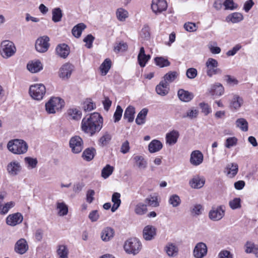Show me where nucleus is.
I'll return each mask as SVG.
<instances>
[{
    "label": "nucleus",
    "mask_w": 258,
    "mask_h": 258,
    "mask_svg": "<svg viewBox=\"0 0 258 258\" xmlns=\"http://www.w3.org/2000/svg\"><path fill=\"white\" fill-rule=\"evenodd\" d=\"M207 253V245L202 242L197 243L193 250V255L195 258H204Z\"/></svg>",
    "instance_id": "obj_10"
},
{
    "label": "nucleus",
    "mask_w": 258,
    "mask_h": 258,
    "mask_svg": "<svg viewBox=\"0 0 258 258\" xmlns=\"http://www.w3.org/2000/svg\"><path fill=\"white\" fill-rule=\"evenodd\" d=\"M204 156L199 150H195L190 154V163L194 166L200 165L203 161Z\"/></svg>",
    "instance_id": "obj_14"
},
{
    "label": "nucleus",
    "mask_w": 258,
    "mask_h": 258,
    "mask_svg": "<svg viewBox=\"0 0 258 258\" xmlns=\"http://www.w3.org/2000/svg\"><path fill=\"white\" fill-rule=\"evenodd\" d=\"M123 110L119 105H117L116 110L113 114L114 122H117L120 120L122 115Z\"/></svg>",
    "instance_id": "obj_56"
},
{
    "label": "nucleus",
    "mask_w": 258,
    "mask_h": 258,
    "mask_svg": "<svg viewBox=\"0 0 258 258\" xmlns=\"http://www.w3.org/2000/svg\"><path fill=\"white\" fill-rule=\"evenodd\" d=\"M207 68H217L218 66L217 60L213 58H209L206 62Z\"/></svg>",
    "instance_id": "obj_63"
},
{
    "label": "nucleus",
    "mask_w": 258,
    "mask_h": 258,
    "mask_svg": "<svg viewBox=\"0 0 258 258\" xmlns=\"http://www.w3.org/2000/svg\"><path fill=\"white\" fill-rule=\"evenodd\" d=\"M243 19V15L237 12L233 13L229 15L227 18V21H231L233 23H237L241 21Z\"/></svg>",
    "instance_id": "obj_34"
},
{
    "label": "nucleus",
    "mask_w": 258,
    "mask_h": 258,
    "mask_svg": "<svg viewBox=\"0 0 258 258\" xmlns=\"http://www.w3.org/2000/svg\"><path fill=\"white\" fill-rule=\"evenodd\" d=\"M226 170H227V175H229L230 177H233L238 172V164L235 163H232L228 164L226 167Z\"/></svg>",
    "instance_id": "obj_37"
},
{
    "label": "nucleus",
    "mask_w": 258,
    "mask_h": 258,
    "mask_svg": "<svg viewBox=\"0 0 258 258\" xmlns=\"http://www.w3.org/2000/svg\"><path fill=\"white\" fill-rule=\"evenodd\" d=\"M112 137L108 132H105L103 136L98 140V145L103 147L109 144L111 141Z\"/></svg>",
    "instance_id": "obj_39"
},
{
    "label": "nucleus",
    "mask_w": 258,
    "mask_h": 258,
    "mask_svg": "<svg viewBox=\"0 0 258 258\" xmlns=\"http://www.w3.org/2000/svg\"><path fill=\"white\" fill-rule=\"evenodd\" d=\"M49 38L43 36L38 38L35 42V48L39 52L43 53L47 51L49 47Z\"/></svg>",
    "instance_id": "obj_9"
},
{
    "label": "nucleus",
    "mask_w": 258,
    "mask_h": 258,
    "mask_svg": "<svg viewBox=\"0 0 258 258\" xmlns=\"http://www.w3.org/2000/svg\"><path fill=\"white\" fill-rule=\"evenodd\" d=\"M199 113V111L195 109L194 107L188 109L186 113L182 115V118H189L190 119L196 118L197 117Z\"/></svg>",
    "instance_id": "obj_51"
},
{
    "label": "nucleus",
    "mask_w": 258,
    "mask_h": 258,
    "mask_svg": "<svg viewBox=\"0 0 258 258\" xmlns=\"http://www.w3.org/2000/svg\"><path fill=\"white\" fill-rule=\"evenodd\" d=\"M21 169V167L19 162L13 161L10 163L7 166V170L11 175H16Z\"/></svg>",
    "instance_id": "obj_24"
},
{
    "label": "nucleus",
    "mask_w": 258,
    "mask_h": 258,
    "mask_svg": "<svg viewBox=\"0 0 258 258\" xmlns=\"http://www.w3.org/2000/svg\"><path fill=\"white\" fill-rule=\"evenodd\" d=\"M114 168L109 164L106 165L101 171V176L104 179L108 178L113 172Z\"/></svg>",
    "instance_id": "obj_49"
},
{
    "label": "nucleus",
    "mask_w": 258,
    "mask_h": 258,
    "mask_svg": "<svg viewBox=\"0 0 258 258\" xmlns=\"http://www.w3.org/2000/svg\"><path fill=\"white\" fill-rule=\"evenodd\" d=\"M165 250L167 255L170 257H175L177 255L178 248L176 244L172 243H168L165 247Z\"/></svg>",
    "instance_id": "obj_23"
},
{
    "label": "nucleus",
    "mask_w": 258,
    "mask_h": 258,
    "mask_svg": "<svg viewBox=\"0 0 258 258\" xmlns=\"http://www.w3.org/2000/svg\"><path fill=\"white\" fill-rule=\"evenodd\" d=\"M178 73L176 71H170L166 73L163 77L164 82H166L169 84L172 83L177 78Z\"/></svg>",
    "instance_id": "obj_38"
},
{
    "label": "nucleus",
    "mask_w": 258,
    "mask_h": 258,
    "mask_svg": "<svg viewBox=\"0 0 258 258\" xmlns=\"http://www.w3.org/2000/svg\"><path fill=\"white\" fill-rule=\"evenodd\" d=\"M74 66L69 63H66L64 64L59 70V77L62 79H68L70 77Z\"/></svg>",
    "instance_id": "obj_17"
},
{
    "label": "nucleus",
    "mask_w": 258,
    "mask_h": 258,
    "mask_svg": "<svg viewBox=\"0 0 258 258\" xmlns=\"http://www.w3.org/2000/svg\"><path fill=\"white\" fill-rule=\"evenodd\" d=\"M177 95L181 101L185 102H189L194 97L192 93L182 89H180L178 91Z\"/></svg>",
    "instance_id": "obj_20"
},
{
    "label": "nucleus",
    "mask_w": 258,
    "mask_h": 258,
    "mask_svg": "<svg viewBox=\"0 0 258 258\" xmlns=\"http://www.w3.org/2000/svg\"><path fill=\"white\" fill-rule=\"evenodd\" d=\"M63 100L59 97H51L45 104L46 111L48 113H55L64 106Z\"/></svg>",
    "instance_id": "obj_4"
},
{
    "label": "nucleus",
    "mask_w": 258,
    "mask_h": 258,
    "mask_svg": "<svg viewBox=\"0 0 258 258\" xmlns=\"http://www.w3.org/2000/svg\"><path fill=\"white\" fill-rule=\"evenodd\" d=\"M148 112V109L146 108L142 109L138 113L136 119V123L138 125H141L145 123L146 118Z\"/></svg>",
    "instance_id": "obj_30"
},
{
    "label": "nucleus",
    "mask_w": 258,
    "mask_h": 258,
    "mask_svg": "<svg viewBox=\"0 0 258 258\" xmlns=\"http://www.w3.org/2000/svg\"><path fill=\"white\" fill-rule=\"evenodd\" d=\"M142 248V244L136 238H132L127 240L124 244V250L129 254L136 255Z\"/></svg>",
    "instance_id": "obj_3"
},
{
    "label": "nucleus",
    "mask_w": 258,
    "mask_h": 258,
    "mask_svg": "<svg viewBox=\"0 0 258 258\" xmlns=\"http://www.w3.org/2000/svg\"><path fill=\"white\" fill-rule=\"evenodd\" d=\"M23 220V217L20 213L9 215L6 218V223L10 226H15L20 224Z\"/></svg>",
    "instance_id": "obj_12"
},
{
    "label": "nucleus",
    "mask_w": 258,
    "mask_h": 258,
    "mask_svg": "<svg viewBox=\"0 0 258 258\" xmlns=\"http://www.w3.org/2000/svg\"><path fill=\"white\" fill-rule=\"evenodd\" d=\"M225 212V207L223 205L212 207L209 213V217L213 221H218L224 216Z\"/></svg>",
    "instance_id": "obj_7"
},
{
    "label": "nucleus",
    "mask_w": 258,
    "mask_h": 258,
    "mask_svg": "<svg viewBox=\"0 0 258 258\" xmlns=\"http://www.w3.org/2000/svg\"><path fill=\"white\" fill-rule=\"evenodd\" d=\"M199 106L202 109V112L204 113L205 115H207L212 112L211 108L207 103H200Z\"/></svg>",
    "instance_id": "obj_60"
},
{
    "label": "nucleus",
    "mask_w": 258,
    "mask_h": 258,
    "mask_svg": "<svg viewBox=\"0 0 258 258\" xmlns=\"http://www.w3.org/2000/svg\"><path fill=\"white\" fill-rule=\"evenodd\" d=\"M56 54L60 57L65 58L70 53V48L64 43L58 45L55 49Z\"/></svg>",
    "instance_id": "obj_19"
},
{
    "label": "nucleus",
    "mask_w": 258,
    "mask_h": 258,
    "mask_svg": "<svg viewBox=\"0 0 258 258\" xmlns=\"http://www.w3.org/2000/svg\"><path fill=\"white\" fill-rule=\"evenodd\" d=\"M27 69L32 73H37L43 69V64L39 60H32L27 63Z\"/></svg>",
    "instance_id": "obj_16"
},
{
    "label": "nucleus",
    "mask_w": 258,
    "mask_h": 258,
    "mask_svg": "<svg viewBox=\"0 0 258 258\" xmlns=\"http://www.w3.org/2000/svg\"><path fill=\"white\" fill-rule=\"evenodd\" d=\"M135 108L131 105L128 106L125 110L123 118L127 119L128 122H132L134 121Z\"/></svg>",
    "instance_id": "obj_27"
},
{
    "label": "nucleus",
    "mask_w": 258,
    "mask_h": 258,
    "mask_svg": "<svg viewBox=\"0 0 258 258\" xmlns=\"http://www.w3.org/2000/svg\"><path fill=\"white\" fill-rule=\"evenodd\" d=\"M145 202L147 205L153 207H156L159 205L157 197L155 196L148 197L145 200Z\"/></svg>",
    "instance_id": "obj_46"
},
{
    "label": "nucleus",
    "mask_w": 258,
    "mask_h": 258,
    "mask_svg": "<svg viewBox=\"0 0 258 258\" xmlns=\"http://www.w3.org/2000/svg\"><path fill=\"white\" fill-rule=\"evenodd\" d=\"M218 258H233V255L227 250H223L218 254Z\"/></svg>",
    "instance_id": "obj_64"
},
{
    "label": "nucleus",
    "mask_w": 258,
    "mask_h": 258,
    "mask_svg": "<svg viewBox=\"0 0 258 258\" xmlns=\"http://www.w3.org/2000/svg\"><path fill=\"white\" fill-rule=\"evenodd\" d=\"M136 165L140 169H145L147 165V161L142 156H136L134 158Z\"/></svg>",
    "instance_id": "obj_45"
},
{
    "label": "nucleus",
    "mask_w": 258,
    "mask_h": 258,
    "mask_svg": "<svg viewBox=\"0 0 258 258\" xmlns=\"http://www.w3.org/2000/svg\"><path fill=\"white\" fill-rule=\"evenodd\" d=\"M57 253L59 258H68V250L66 245H60L58 246Z\"/></svg>",
    "instance_id": "obj_48"
},
{
    "label": "nucleus",
    "mask_w": 258,
    "mask_h": 258,
    "mask_svg": "<svg viewBox=\"0 0 258 258\" xmlns=\"http://www.w3.org/2000/svg\"><path fill=\"white\" fill-rule=\"evenodd\" d=\"M8 150L15 154H22L28 150V145L25 141L21 139H14L9 141L7 144Z\"/></svg>",
    "instance_id": "obj_2"
},
{
    "label": "nucleus",
    "mask_w": 258,
    "mask_h": 258,
    "mask_svg": "<svg viewBox=\"0 0 258 258\" xmlns=\"http://www.w3.org/2000/svg\"><path fill=\"white\" fill-rule=\"evenodd\" d=\"M111 60L108 58L105 59L100 67V70L102 75L105 76L107 74L111 68Z\"/></svg>",
    "instance_id": "obj_40"
},
{
    "label": "nucleus",
    "mask_w": 258,
    "mask_h": 258,
    "mask_svg": "<svg viewBox=\"0 0 258 258\" xmlns=\"http://www.w3.org/2000/svg\"><path fill=\"white\" fill-rule=\"evenodd\" d=\"M169 203L174 208L178 207L181 203V200L177 195L171 196L169 199Z\"/></svg>",
    "instance_id": "obj_50"
},
{
    "label": "nucleus",
    "mask_w": 258,
    "mask_h": 258,
    "mask_svg": "<svg viewBox=\"0 0 258 258\" xmlns=\"http://www.w3.org/2000/svg\"><path fill=\"white\" fill-rule=\"evenodd\" d=\"M229 205L232 210L241 208V200L239 198H236L229 201Z\"/></svg>",
    "instance_id": "obj_54"
},
{
    "label": "nucleus",
    "mask_w": 258,
    "mask_h": 258,
    "mask_svg": "<svg viewBox=\"0 0 258 258\" xmlns=\"http://www.w3.org/2000/svg\"><path fill=\"white\" fill-rule=\"evenodd\" d=\"M147 212V205L143 203H139L135 208V212L137 215H143Z\"/></svg>",
    "instance_id": "obj_43"
},
{
    "label": "nucleus",
    "mask_w": 258,
    "mask_h": 258,
    "mask_svg": "<svg viewBox=\"0 0 258 258\" xmlns=\"http://www.w3.org/2000/svg\"><path fill=\"white\" fill-rule=\"evenodd\" d=\"M189 184L191 187L194 188H200L205 184V180L200 177H195L190 181Z\"/></svg>",
    "instance_id": "obj_32"
},
{
    "label": "nucleus",
    "mask_w": 258,
    "mask_h": 258,
    "mask_svg": "<svg viewBox=\"0 0 258 258\" xmlns=\"http://www.w3.org/2000/svg\"><path fill=\"white\" fill-rule=\"evenodd\" d=\"M69 145L73 153L78 154L82 151L83 148V140L78 136L73 137L70 140Z\"/></svg>",
    "instance_id": "obj_8"
},
{
    "label": "nucleus",
    "mask_w": 258,
    "mask_h": 258,
    "mask_svg": "<svg viewBox=\"0 0 258 258\" xmlns=\"http://www.w3.org/2000/svg\"><path fill=\"white\" fill-rule=\"evenodd\" d=\"M116 17L120 21H124L128 17V12L123 8H118L116 12Z\"/></svg>",
    "instance_id": "obj_47"
},
{
    "label": "nucleus",
    "mask_w": 258,
    "mask_h": 258,
    "mask_svg": "<svg viewBox=\"0 0 258 258\" xmlns=\"http://www.w3.org/2000/svg\"><path fill=\"white\" fill-rule=\"evenodd\" d=\"M95 39L94 37L91 34H88L84 39V42L86 43L85 46L88 48H91L92 47V43Z\"/></svg>",
    "instance_id": "obj_61"
},
{
    "label": "nucleus",
    "mask_w": 258,
    "mask_h": 258,
    "mask_svg": "<svg viewBox=\"0 0 258 258\" xmlns=\"http://www.w3.org/2000/svg\"><path fill=\"white\" fill-rule=\"evenodd\" d=\"M15 205V203L14 202H10L5 204L0 210V214H7L10 209L13 208Z\"/></svg>",
    "instance_id": "obj_55"
},
{
    "label": "nucleus",
    "mask_w": 258,
    "mask_h": 258,
    "mask_svg": "<svg viewBox=\"0 0 258 258\" xmlns=\"http://www.w3.org/2000/svg\"><path fill=\"white\" fill-rule=\"evenodd\" d=\"M223 6L226 10H233L236 9L238 6L235 4L233 0H225L223 3Z\"/></svg>",
    "instance_id": "obj_57"
},
{
    "label": "nucleus",
    "mask_w": 258,
    "mask_h": 258,
    "mask_svg": "<svg viewBox=\"0 0 258 258\" xmlns=\"http://www.w3.org/2000/svg\"><path fill=\"white\" fill-rule=\"evenodd\" d=\"M86 26L84 23H79L75 26L72 29V32L73 35L76 38H79Z\"/></svg>",
    "instance_id": "obj_35"
},
{
    "label": "nucleus",
    "mask_w": 258,
    "mask_h": 258,
    "mask_svg": "<svg viewBox=\"0 0 258 258\" xmlns=\"http://www.w3.org/2000/svg\"><path fill=\"white\" fill-rule=\"evenodd\" d=\"M156 234V229L152 225L145 226L143 230V236L146 240H151Z\"/></svg>",
    "instance_id": "obj_15"
},
{
    "label": "nucleus",
    "mask_w": 258,
    "mask_h": 258,
    "mask_svg": "<svg viewBox=\"0 0 258 258\" xmlns=\"http://www.w3.org/2000/svg\"><path fill=\"white\" fill-rule=\"evenodd\" d=\"M167 8V4L165 0H152L151 8L156 14L165 11Z\"/></svg>",
    "instance_id": "obj_11"
},
{
    "label": "nucleus",
    "mask_w": 258,
    "mask_h": 258,
    "mask_svg": "<svg viewBox=\"0 0 258 258\" xmlns=\"http://www.w3.org/2000/svg\"><path fill=\"white\" fill-rule=\"evenodd\" d=\"M114 230L110 227H106L101 232V237L103 241H108L114 236Z\"/></svg>",
    "instance_id": "obj_22"
},
{
    "label": "nucleus",
    "mask_w": 258,
    "mask_h": 258,
    "mask_svg": "<svg viewBox=\"0 0 258 258\" xmlns=\"http://www.w3.org/2000/svg\"><path fill=\"white\" fill-rule=\"evenodd\" d=\"M238 140L235 137H229L225 141V146L228 149H230L232 147L235 146L237 144Z\"/></svg>",
    "instance_id": "obj_53"
},
{
    "label": "nucleus",
    "mask_w": 258,
    "mask_h": 258,
    "mask_svg": "<svg viewBox=\"0 0 258 258\" xmlns=\"http://www.w3.org/2000/svg\"><path fill=\"white\" fill-rule=\"evenodd\" d=\"M95 151L93 148L85 149L82 154L83 158L87 161L92 160L94 157Z\"/></svg>",
    "instance_id": "obj_36"
},
{
    "label": "nucleus",
    "mask_w": 258,
    "mask_h": 258,
    "mask_svg": "<svg viewBox=\"0 0 258 258\" xmlns=\"http://www.w3.org/2000/svg\"><path fill=\"white\" fill-rule=\"evenodd\" d=\"M120 194L119 192H114L112 196L111 201L113 203L111 210L112 212L116 211L121 204Z\"/></svg>",
    "instance_id": "obj_26"
},
{
    "label": "nucleus",
    "mask_w": 258,
    "mask_h": 258,
    "mask_svg": "<svg viewBox=\"0 0 258 258\" xmlns=\"http://www.w3.org/2000/svg\"><path fill=\"white\" fill-rule=\"evenodd\" d=\"M103 117L98 112H94L84 117L81 122L82 130L90 136L99 132L103 126Z\"/></svg>",
    "instance_id": "obj_1"
},
{
    "label": "nucleus",
    "mask_w": 258,
    "mask_h": 258,
    "mask_svg": "<svg viewBox=\"0 0 258 258\" xmlns=\"http://www.w3.org/2000/svg\"><path fill=\"white\" fill-rule=\"evenodd\" d=\"M169 91V84L161 81L156 87V91L158 94L162 96L166 95Z\"/></svg>",
    "instance_id": "obj_21"
},
{
    "label": "nucleus",
    "mask_w": 258,
    "mask_h": 258,
    "mask_svg": "<svg viewBox=\"0 0 258 258\" xmlns=\"http://www.w3.org/2000/svg\"><path fill=\"white\" fill-rule=\"evenodd\" d=\"M209 92L212 96H220L224 94V88L221 84L216 83L211 85Z\"/></svg>",
    "instance_id": "obj_18"
},
{
    "label": "nucleus",
    "mask_w": 258,
    "mask_h": 258,
    "mask_svg": "<svg viewBox=\"0 0 258 258\" xmlns=\"http://www.w3.org/2000/svg\"><path fill=\"white\" fill-rule=\"evenodd\" d=\"M178 137L179 133L176 131L173 130L167 134L166 136L167 143L170 145L175 144L177 142Z\"/></svg>",
    "instance_id": "obj_28"
},
{
    "label": "nucleus",
    "mask_w": 258,
    "mask_h": 258,
    "mask_svg": "<svg viewBox=\"0 0 258 258\" xmlns=\"http://www.w3.org/2000/svg\"><path fill=\"white\" fill-rule=\"evenodd\" d=\"M63 14L62 10L59 8H55L52 10V20L54 23L61 21Z\"/></svg>",
    "instance_id": "obj_33"
},
{
    "label": "nucleus",
    "mask_w": 258,
    "mask_h": 258,
    "mask_svg": "<svg viewBox=\"0 0 258 258\" xmlns=\"http://www.w3.org/2000/svg\"><path fill=\"white\" fill-rule=\"evenodd\" d=\"M46 93L45 87L42 84L31 85L29 88V94L35 100H41Z\"/></svg>",
    "instance_id": "obj_5"
},
{
    "label": "nucleus",
    "mask_w": 258,
    "mask_h": 258,
    "mask_svg": "<svg viewBox=\"0 0 258 258\" xmlns=\"http://www.w3.org/2000/svg\"><path fill=\"white\" fill-rule=\"evenodd\" d=\"M154 61L156 64L160 68L166 67L170 65V62L167 58L162 56L156 57Z\"/></svg>",
    "instance_id": "obj_41"
},
{
    "label": "nucleus",
    "mask_w": 258,
    "mask_h": 258,
    "mask_svg": "<svg viewBox=\"0 0 258 258\" xmlns=\"http://www.w3.org/2000/svg\"><path fill=\"white\" fill-rule=\"evenodd\" d=\"M184 28L188 32H192L197 31L198 26L194 23L186 22L184 24Z\"/></svg>",
    "instance_id": "obj_58"
},
{
    "label": "nucleus",
    "mask_w": 258,
    "mask_h": 258,
    "mask_svg": "<svg viewBox=\"0 0 258 258\" xmlns=\"http://www.w3.org/2000/svg\"><path fill=\"white\" fill-rule=\"evenodd\" d=\"M236 125L243 132L248 131V122L245 119L243 118H238L235 122Z\"/></svg>",
    "instance_id": "obj_44"
},
{
    "label": "nucleus",
    "mask_w": 258,
    "mask_h": 258,
    "mask_svg": "<svg viewBox=\"0 0 258 258\" xmlns=\"http://www.w3.org/2000/svg\"><path fill=\"white\" fill-rule=\"evenodd\" d=\"M56 208L58 210V214L60 216H63L67 215L68 213V207L64 202H57Z\"/></svg>",
    "instance_id": "obj_42"
},
{
    "label": "nucleus",
    "mask_w": 258,
    "mask_h": 258,
    "mask_svg": "<svg viewBox=\"0 0 258 258\" xmlns=\"http://www.w3.org/2000/svg\"><path fill=\"white\" fill-rule=\"evenodd\" d=\"M162 147V143L157 140H152L148 145L149 151L151 153L159 151Z\"/></svg>",
    "instance_id": "obj_25"
},
{
    "label": "nucleus",
    "mask_w": 258,
    "mask_h": 258,
    "mask_svg": "<svg viewBox=\"0 0 258 258\" xmlns=\"http://www.w3.org/2000/svg\"><path fill=\"white\" fill-rule=\"evenodd\" d=\"M28 244L24 238H21L15 243V251L20 254H23L28 250Z\"/></svg>",
    "instance_id": "obj_13"
},
{
    "label": "nucleus",
    "mask_w": 258,
    "mask_h": 258,
    "mask_svg": "<svg viewBox=\"0 0 258 258\" xmlns=\"http://www.w3.org/2000/svg\"><path fill=\"white\" fill-rule=\"evenodd\" d=\"M67 113L70 119L78 120L82 116V112L77 108H70L68 110Z\"/></svg>",
    "instance_id": "obj_29"
},
{
    "label": "nucleus",
    "mask_w": 258,
    "mask_h": 258,
    "mask_svg": "<svg viewBox=\"0 0 258 258\" xmlns=\"http://www.w3.org/2000/svg\"><path fill=\"white\" fill-rule=\"evenodd\" d=\"M242 103V99L239 96L235 95L230 102V107L232 109L237 110L240 107Z\"/></svg>",
    "instance_id": "obj_31"
},
{
    "label": "nucleus",
    "mask_w": 258,
    "mask_h": 258,
    "mask_svg": "<svg viewBox=\"0 0 258 258\" xmlns=\"http://www.w3.org/2000/svg\"><path fill=\"white\" fill-rule=\"evenodd\" d=\"M221 70L217 67L207 68V75L210 77H211L215 75L221 74Z\"/></svg>",
    "instance_id": "obj_59"
},
{
    "label": "nucleus",
    "mask_w": 258,
    "mask_h": 258,
    "mask_svg": "<svg viewBox=\"0 0 258 258\" xmlns=\"http://www.w3.org/2000/svg\"><path fill=\"white\" fill-rule=\"evenodd\" d=\"M0 51L3 57L7 58L15 53L16 49L12 42L9 40H5L1 43Z\"/></svg>",
    "instance_id": "obj_6"
},
{
    "label": "nucleus",
    "mask_w": 258,
    "mask_h": 258,
    "mask_svg": "<svg viewBox=\"0 0 258 258\" xmlns=\"http://www.w3.org/2000/svg\"><path fill=\"white\" fill-rule=\"evenodd\" d=\"M128 45L126 43L121 41L116 43L114 46V51L116 52L124 51L127 50Z\"/></svg>",
    "instance_id": "obj_52"
},
{
    "label": "nucleus",
    "mask_w": 258,
    "mask_h": 258,
    "mask_svg": "<svg viewBox=\"0 0 258 258\" xmlns=\"http://www.w3.org/2000/svg\"><path fill=\"white\" fill-rule=\"evenodd\" d=\"M198 75L197 70L193 68L188 69L186 72L187 77L190 79L195 78Z\"/></svg>",
    "instance_id": "obj_62"
}]
</instances>
